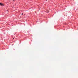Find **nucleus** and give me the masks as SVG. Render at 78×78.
<instances>
[{
  "instance_id": "obj_2",
  "label": "nucleus",
  "mask_w": 78,
  "mask_h": 78,
  "mask_svg": "<svg viewBox=\"0 0 78 78\" xmlns=\"http://www.w3.org/2000/svg\"><path fill=\"white\" fill-rule=\"evenodd\" d=\"M23 13H22V15H23Z\"/></svg>"
},
{
  "instance_id": "obj_1",
  "label": "nucleus",
  "mask_w": 78,
  "mask_h": 78,
  "mask_svg": "<svg viewBox=\"0 0 78 78\" xmlns=\"http://www.w3.org/2000/svg\"><path fill=\"white\" fill-rule=\"evenodd\" d=\"M0 5L1 6H4V5H5L3 4H2L1 3H0Z\"/></svg>"
}]
</instances>
